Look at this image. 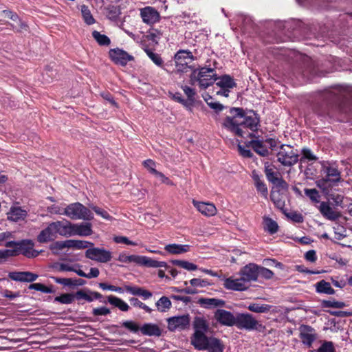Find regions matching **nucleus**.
Segmentation results:
<instances>
[{"instance_id":"obj_52","label":"nucleus","mask_w":352,"mask_h":352,"mask_svg":"<svg viewBox=\"0 0 352 352\" xmlns=\"http://www.w3.org/2000/svg\"><path fill=\"white\" fill-rule=\"evenodd\" d=\"M305 193L307 197H309V198L312 201L316 202V203L319 202L320 195H319L317 190H316L314 188H313V189L305 188Z\"/></svg>"},{"instance_id":"obj_56","label":"nucleus","mask_w":352,"mask_h":352,"mask_svg":"<svg viewBox=\"0 0 352 352\" xmlns=\"http://www.w3.org/2000/svg\"><path fill=\"white\" fill-rule=\"evenodd\" d=\"M258 276H261L265 279H270L272 278L274 273L269 269L263 267L258 266Z\"/></svg>"},{"instance_id":"obj_18","label":"nucleus","mask_w":352,"mask_h":352,"mask_svg":"<svg viewBox=\"0 0 352 352\" xmlns=\"http://www.w3.org/2000/svg\"><path fill=\"white\" fill-rule=\"evenodd\" d=\"M192 204L204 216L213 217L217 212V209L212 203L198 201L193 199Z\"/></svg>"},{"instance_id":"obj_20","label":"nucleus","mask_w":352,"mask_h":352,"mask_svg":"<svg viewBox=\"0 0 352 352\" xmlns=\"http://www.w3.org/2000/svg\"><path fill=\"white\" fill-rule=\"evenodd\" d=\"M56 237V227L54 222H52L47 228L41 230L37 236V240L40 243H47L54 241Z\"/></svg>"},{"instance_id":"obj_31","label":"nucleus","mask_w":352,"mask_h":352,"mask_svg":"<svg viewBox=\"0 0 352 352\" xmlns=\"http://www.w3.org/2000/svg\"><path fill=\"white\" fill-rule=\"evenodd\" d=\"M65 243L67 248H74L76 250H82L89 246H94L93 243L84 240L68 239L65 241Z\"/></svg>"},{"instance_id":"obj_42","label":"nucleus","mask_w":352,"mask_h":352,"mask_svg":"<svg viewBox=\"0 0 352 352\" xmlns=\"http://www.w3.org/2000/svg\"><path fill=\"white\" fill-rule=\"evenodd\" d=\"M265 173L267 179L271 183L279 177V173L275 170L274 166L272 164H265Z\"/></svg>"},{"instance_id":"obj_4","label":"nucleus","mask_w":352,"mask_h":352,"mask_svg":"<svg viewBox=\"0 0 352 352\" xmlns=\"http://www.w3.org/2000/svg\"><path fill=\"white\" fill-rule=\"evenodd\" d=\"M65 215L71 219L91 220L94 214L91 211L79 202L69 204L65 207Z\"/></svg>"},{"instance_id":"obj_53","label":"nucleus","mask_w":352,"mask_h":352,"mask_svg":"<svg viewBox=\"0 0 352 352\" xmlns=\"http://www.w3.org/2000/svg\"><path fill=\"white\" fill-rule=\"evenodd\" d=\"M190 284L192 287H205L211 284L206 279H200V278H192L190 280Z\"/></svg>"},{"instance_id":"obj_5","label":"nucleus","mask_w":352,"mask_h":352,"mask_svg":"<svg viewBox=\"0 0 352 352\" xmlns=\"http://www.w3.org/2000/svg\"><path fill=\"white\" fill-rule=\"evenodd\" d=\"M276 155L278 162L285 166H292L298 160V153L289 145H282Z\"/></svg>"},{"instance_id":"obj_3","label":"nucleus","mask_w":352,"mask_h":352,"mask_svg":"<svg viewBox=\"0 0 352 352\" xmlns=\"http://www.w3.org/2000/svg\"><path fill=\"white\" fill-rule=\"evenodd\" d=\"M118 261L122 263H134L139 265H142L148 267H166L167 264L164 261H158L146 256L139 255H127L125 253L119 254Z\"/></svg>"},{"instance_id":"obj_28","label":"nucleus","mask_w":352,"mask_h":352,"mask_svg":"<svg viewBox=\"0 0 352 352\" xmlns=\"http://www.w3.org/2000/svg\"><path fill=\"white\" fill-rule=\"evenodd\" d=\"M102 297V295L97 292L89 291L86 292L83 290H79L75 294V298L77 300L84 299L87 302H92L95 299H99Z\"/></svg>"},{"instance_id":"obj_11","label":"nucleus","mask_w":352,"mask_h":352,"mask_svg":"<svg viewBox=\"0 0 352 352\" xmlns=\"http://www.w3.org/2000/svg\"><path fill=\"white\" fill-rule=\"evenodd\" d=\"M109 54L111 60L114 63L122 66L126 65L129 61L133 59L131 55L120 48L111 49L109 52Z\"/></svg>"},{"instance_id":"obj_54","label":"nucleus","mask_w":352,"mask_h":352,"mask_svg":"<svg viewBox=\"0 0 352 352\" xmlns=\"http://www.w3.org/2000/svg\"><path fill=\"white\" fill-rule=\"evenodd\" d=\"M177 265L188 271H194L198 269L197 266L192 263L186 261H177Z\"/></svg>"},{"instance_id":"obj_37","label":"nucleus","mask_w":352,"mask_h":352,"mask_svg":"<svg viewBox=\"0 0 352 352\" xmlns=\"http://www.w3.org/2000/svg\"><path fill=\"white\" fill-rule=\"evenodd\" d=\"M263 228L271 234H275L278 229L277 223L270 217L263 218Z\"/></svg>"},{"instance_id":"obj_24","label":"nucleus","mask_w":352,"mask_h":352,"mask_svg":"<svg viewBox=\"0 0 352 352\" xmlns=\"http://www.w3.org/2000/svg\"><path fill=\"white\" fill-rule=\"evenodd\" d=\"M27 216V211L19 206H12L7 213L8 220L17 222L23 220Z\"/></svg>"},{"instance_id":"obj_58","label":"nucleus","mask_w":352,"mask_h":352,"mask_svg":"<svg viewBox=\"0 0 352 352\" xmlns=\"http://www.w3.org/2000/svg\"><path fill=\"white\" fill-rule=\"evenodd\" d=\"M66 243L64 241H56L52 243L50 248V250L55 254H57L59 250H62L64 248H66Z\"/></svg>"},{"instance_id":"obj_22","label":"nucleus","mask_w":352,"mask_h":352,"mask_svg":"<svg viewBox=\"0 0 352 352\" xmlns=\"http://www.w3.org/2000/svg\"><path fill=\"white\" fill-rule=\"evenodd\" d=\"M9 277L15 281L20 282H33L38 278L36 274L30 272H14L9 273Z\"/></svg>"},{"instance_id":"obj_29","label":"nucleus","mask_w":352,"mask_h":352,"mask_svg":"<svg viewBox=\"0 0 352 352\" xmlns=\"http://www.w3.org/2000/svg\"><path fill=\"white\" fill-rule=\"evenodd\" d=\"M216 85L221 89H232L236 87V84L234 79L229 75H223L217 78Z\"/></svg>"},{"instance_id":"obj_47","label":"nucleus","mask_w":352,"mask_h":352,"mask_svg":"<svg viewBox=\"0 0 352 352\" xmlns=\"http://www.w3.org/2000/svg\"><path fill=\"white\" fill-rule=\"evenodd\" d=\"M76 274L81 276L85 277L87 278H96L98 276L100 272L99 270L96 267H91L90 269V272L88 274L85 273L82 270L80 269H78V272H76Z\"/></svg>"},{"instance_id":"obj_23","label":"nucleus","mask_w":352,"mask_h":352,"mask_svg":"<svg viewBox=\"0 0 352 352\" xmlns=\"http://www.w3.org/2000/svg\"><path fill=\"white\" fill-rule=\"evenodd\" d=\"M93 233L91 224L89 223H73L72 236H87Z\"/></svg>"},{"instance_id":"obj_25","label":"nucleus","mask_w":352,"mask_h":352,"mask_svg":"<svg viewBox=\"0 0 352 352\" xmlns=\"http://www.w3.org/2000/svg\"><path fill=\"white\" fill-rule=\"evenodd\" d=\"M318 209L322 216L329 220L333 221L339 217V214L336 212L327 202H321Z\"/></svg>"},{"instance_id":"obj_39","label":"nucleus","mask_w":352,"mask_h":352,"mask_svg":"<svg viewBox=\"0 0 352 352\" xmlns=\"http://www.w3.org/2000/svg\"><path fill=\"white\" fill-rule=\"evenodd\" d=\"M108 302L111 305L119 308L122 311H127L129 309V306L126 302L114 296H108Z\"/></svg>"},{"instance_id":"obj_34","label":"nucleus","mask_w":352,"mask_h":352,"mask_svg":"<svg viewBox=\"0 0 352 352\" xmlns=\"http://www.w3.org/2000/svg\"><path fill=\"white\" fill-rule=\"evenodd\" d=\"M52 269L56 272H78L80 265L78 264L72 265L67 263H56L52 266Z\"/></svg>"},{"instance_id":"obj_9","label":"nucleus","mask_w":352,"mask_h":352,"mask_svg":"<svg viewBox=\"0 0 352 352\" xmlns=\"http://www.w3.org/2000/svg\"><path fill=\"white\" fill-rule=\"evenodd\" d=\"M85 256L100 263H107L112 258L111 252L104 248H91L87 250Z\"/></svg>"},{"instance_id":"obj_19","label":"nucleus","mask_w":352,"mask_h":352,"mask_svg":"<svg viewBox=\"0 0 352 352\" xmlns=\"http://www.w3.org/2000/svg\"><path fill=\"white\" fill-rule=\"evenodd\" d=\"M215 319L221 324L231 327L235 324L236 316L224 309H217L214 314Z\"/></svg>"},{"instance_id":"obj_45","label":"nucleus","mask_w":352,"mask_h":352,"mask_svg":"<svg viewBox=\"0 0 352 352\" xmlns=\"http://www.w3.org/2000/svg\"><path fill=\"white\" fill-rule=\"evenodd\" d=\"M81 13H82V16L84 21L87 25H92V24L95 23L96 21H95L94 18L93 17V16L90 12V10L89 9V8L87 6L82 5L81 6Z\"/></svg>"},{"instance_id":"obj_8","label":"nucleus","mask_w":352,"mask_h":352,"mask_svg":"<svg viewBox=\"0 0 352 352\" xmlns=\"http://www.w3.org/2000/svg\"><path fill=\"white\" fill-rule=\"evenodd\" d=\"M34 243L30 240H23L19 242L16 249H8L12 252V256H17L20 254H23L28 258L36 257L38 252L34 250Z\"/></svg>"},{"instance_id":"obj_10","label":"nucleus","mask_w":352,"mask_h":352,"mask_svg":"<svg viewBox=\"0 0 352 352\" xmlns=\"http://www.w3.org/2000/svg\"><path fill=\"white\" fill-rule=\"evenodd\" d=\"M168 329L170 331L183 330L187 328L190 324V316L188 314L177 316L167 319Z\"/></svg>"},{"instance_id":"obj_12","label":"nucleus","mask_w":352,"mask_h":352,"mask_svg":"<svg viewBox=\"0 0 352 352\" xmlns=\"http://www.w3.org/2000/svg\"><path fill=\"white\" fill-rule=\"evenodd\" d=\"M223 286L226 289L234 291H245L249 288V284L240 276L239 278L231 276L224 280Z\"/></svg>"},{"instance_id":"obj_60","label":"nucleus","mask_w":352,"mask_h":352,"mask_svg":"<svg viewBox=\"0 0 352 352\" xmlns=\"http://www.w3.org/2000/svg\"><path fill=\"white\" fill-rule=\"evenodd\" d=\"M317 352H335L333 343L331 342H324L318 348Z\"/></svg>"},{"instance_id":"obj_2","label":"nucleus","mask_w":352,"mask_h":352,"mask_svg":"<svg viewBox=\"0 0 352 352\" xmlns=\"http://www.w3.org/2000/svg\"><path fill=\"white\" fill-rule=\"evenodd\" d=\"M243 109L232 107L230 109V115L221 122L223 129L232 133L234 135L243 137L245 134L241 126V113Z\"/></svg>"},{"instance_id":"obj_16","label":"nucleus","mask_w":352,"mask_h":352,"mask_svg":"<svg viewBox=\"0 0 352 352\" xmlns=\"http://www.w3.org/2000/svg\"><path fill=\"white\" fill-rule=\"evenodd\" d=\"M258 265L250 263L244 266L239 272V275L250 285L252 281H256L258 277Z\"/></svg>"},{"instance_id":"obj_7","label":"nucleus","mask_w":352,"mask_h":352,"mask_svg":"<svg viewBox=\"0 0 352 352\" xmlns=\"http://www.w3.org/2000/svg\"><path fill=\"white\" fill-rule=\"evenodd\" d=\"M234 325L240 329L250 331L256 329L259 325V322L252 315L248 313H241L236 314Z\"/></svg>"},{"instance_id":"obj_35","label":"nucleus","mask_w":352,"mask_h":352,"mask_svg":"<svg viewBox=\"0 0 352 352\" xmlns=\"http://www.w3.org/2000/svg\"><path fill=\"white\" fill-rule=\"evenodd\" d=\"M316 289L318 293L333 295L335 290L331 287L329 283L322 280L316 284Z\"/></svg>"},{"instance_id":"obj_44","label":"nucleus","mask_w":352,"mask_h":352,"mask_svg":"<svg viewBox=\"0 0 352 352\" xmlns=\"http://www.w3.org/2000/svg\"><path fill=\"white\" fill-rule=\"evenodd\" d=\"M92 36L100 45L108 46L111 43L110 38L107 36L102 34L96 30L92 32Z\"/></svg>"},{"instance_id":"obj_6","label":"nucleus","mask_w":352,"mask_h":352,"mask_svg":"<svg viewBox=\"0 0 352 352\" xmlns=\"http://www.w3.org/2000/svg\"><path fill=\"white\" fill-rule=\"evenodd\" d=\"M195 60L192 53L189 50H180L174 56L176 70L178 72H185L189 68L188 64Z\"/></svg>"},{"instance_id":"obj_51","label":"nucleus","mask_w":352,"mask_h":352,"mask_svg":"<svg viewBox=\"0 0 352 352\" xmlns=\"http://www.w3.org/2000/svg\"><path fill=\"white\" fill-rule=\"evenodd\" d=\"M129 301L133 306L141 308L147 313H151L152 311V309L150 307H148L146 305L144 304L136 298H131Z\"/></svg>"},{"instance_id":"obj_38","label":"nucleus","mask_w":352,"mask_h":352,"mask_svg":"<svg viewBox=\"0 0 352 352\" xmlns=\"http://www.w3.org/2000/svg\"><path fill=\"white\" fill-rule=\"evenodd\" d=\"M271 200L278 209L283 210L285 206V200L280 195L279 190H272L270 195Z\"/></svg>"},{"instance_id":"obj_55","label":"nucleus","mask_w":352,"mask_h":352,"mask_svg":"<svg viewBox=\"0 0 352 352\" xmlns=\"http://www.w3.org/2000/svg\"><path fill=\"white\" fill-rule=\"evenodd\" d=\"M302 157L300 159L301 162H303L304 160H308L309 161H315L317 160V157L316 155H314L310 149L309 148H302Z\"/></svg>"},{"instance_id":"obj_27","label":"nucleus","mask_w":352,"mask_h":352,"mask_svg":"<svg viewBox=\"0 0 352 352\" xmlns=\"http://www.w3.org/2000/svg\"><path fill=\"white\" fill-rule=\"evenodd\" d=\"M140 330L145 336H160L161 335V330L155 324L146 323L140 327Z\"/></svg>"},{"instance_id":"obj_50","label":"nucleus","mask_w":352,"mask_h":352,"mask_svg":"<svg viewBox=\"0 0 352 352\" xmlns=\"http://www.w3.org/2000/svg\"><path fill=\"white\" fill-rule=\"evenodd\" d=\"M329 182H331L329 180H328L327 178H322L320 179H318L316 181V184L317 187H318L321 190L325 193H329V189L330 187V185L329 184Z\"/></svg>"},{"instance_id":"obj_15","label":"nucleus","mask_w":352,"mask_h":352,"mask_svg":"<svg viewBox=\"0 0 352 352\" xmlns=\"http://www.w3.org/2000/svg\"><path fill=\"white\" fill-rule=\"evenodd\" d=\"M241 126L243 130L249 129L252 131H256L258 129L259 119L254 112H250V114H245L243 109L241 113Z\"/></svg>"},{"instance_id":"obj_49","label":"nucleus","mask_w":352,"mask_h":352,"mask_svg":"<svg viewBox=\"0 0 352 352\" xmlns=\"http://www.w3.org/2000/svg\"><path fill=\"white\" fill-rule=\"evenodd\" d=\"M30 289H34L36 291L41 292L45 294H51L52 289L41 283H33L29 285Z\"/></svg>"},{"instance_id":"obj_1","label":"nucleus","mask_w":352,"mask_h":352,"mask_svg":"<svg viewBox=\"0 0 352 352\" xmlns=\"http://www.w3.org/2000/svg\"><path fill=\"white\" fill-rule=\"evenodd\" d=\"M215 70L212 68L201 67L195 69L190 76V83L192 86L197 85L201 89H205L217 81Z\"/></svg>"},{"instance_id":"obj_43","label":"nucleus","mask_w":352,"mask_h":352,"mask_svg":"<svg viewBox=\"0 0 352 352\" xmlns=\"http://www.w3.org/2000/svg\"><path fill=\"white\" fill-rule=\"evenodd\" d=\"M248 309L255 313H267L270 310L271 306L266 304L251 303L248 305Z\"/></svg>"},{"instance_id":"obj_33","label":"nucleus","mask_w":352,"mask_h":352,"mask_svg":"<svg viewBox=\"0 0 352 352\" xmlns=\"http://www.w3.org/2000/svg\"><path fill=\"white\" fill-rule=\"evenodd\" d=\"M164 249L170 254H179L187 252L189 250V245L173 243L166 245Z\"/></svg>"},{"instance_id":"obj_64","label":"nucleus","mask_w":352,"mask_h":352,"mask_svg":"<svg viewBox=\"0 0 352 352\" xmlns=\"http://www.w3.org/2000/svg\"><path fill=\"white\" fill-rule=\"evenodd\" d=\"M146 53H147V55L148 56V57L153 60V62L155 65H157V66L162 65L163 60L157 54H155V53L150 52V51H147Z\"/></svg>"},{"instance_id":"obj_61","label":"nucleus","mask_w":352,"mask_h":352,"mask_svg":"<svg viewBox=\"0 0 352 352\" xmlns=\"http://www.w3.org/2000/svg\"><path fill=\"white\" fill-rule=\"evenodd\" d=\"M182 89L183 91L184 92V94L188 97V99L190 101H194L195 96L196 95L195 90L188 86H186V85L182 86Z\"/></svg>"},{"instance_id":"obj_48","label":"nucleus","mask_w":352,"mask_h":352,"mask_svg":"<svg viewBox=\"0 0 352 352\" xmlns=\"http://www.w3.org/2000/svg\"><path fill=\"white\" fill-rule=\"evenodd\" d=\"M323 307L341 309L346 306L344 302L337 300H324L322 302Z\"/></svg>"},{"instance_id":"obj_13","label":"nucleus","mask_w":352,"mask_h":352,"mask_svg":"<svg viewBox=\"0 0 352 352\" xmlns=\"http://www.w3.org/2000/svg\"><path fill=\"white\" fill-rule=\"evenodd\" d=\"M140 16L142 21L149 25L159 22L160 19L158 11L151 6H146L140 9Z\"/></svg>"},{"instance_id":"obj_32","label":"nucleus","mask_w":352,"mask_h":352,"mask_svg":"<svg viewBox=\"0 0 352 352\" xmlns=\"http://www.w3.org/2000/svg\"><path fill=\"white\" fill-rule=\"evenodd\" d=\"M194 333H206L208 329L207 321L202 317H196L193 321Z\"/></svg>"},{"instance_id":"obj_41","label":"nucleus","mask_w":352,"mask_h":352,"mask_svg":"<svg viewBox=\"0 0 352 352\" xmlns=\"http://www.w3.org/2000/svg\"><path fill=\"white\" fill-rule=\"evenodd\" d=\"M155 305L159 311L165 312L170 308L172 303L168 297L162 296L156 302Z\"/></svg>"},{"instance_id":"obj_62","label":"nucleus","mask_w":352,"mask_h":352,"mask_svg":"<svg viewBox=\"0 0 352 352\" xmlns=\"http://www.w3.org/2000/svg\"><path fill=\"white\" fill-rule=\"evenodd\" d=\"M272 184L276 186V188H278L279 190H287L288 189L287 183L280 177L277 178L272 182Z\"/></svg>"},{"instance_id":"obj_21","label":"nucleus","mask_w":352,"mask_h":352,"mask_svg":"<svg viewBox=\"0 0 352 352\" xmlns=\"http://www.w3.org/2000/svg\"><path fill=\"white\" fill-rule=\"evenodd\" d=\"M56 227L57 235L65 237H69L72 236L73 223L70 221L63 219L62 221H57L54 222Z\"/></svg>"},{"instance_id":"obj_26","label":"nucleus","mask_w":352,"mask_h":352,"mask_svg":"<svg viewBox=\"0 0 352 352\" xmlns=\"http://www.w3.org/2000/svg\"><path fill=\"white\" fill-rule=\"evenodd\" d=\"M206 333H194L191 338V344L194 347L199 350H205L209 337L205 335Z\"/></svg>"},{"instance_id":"obj_57","label":"nucleus","mask_w":352,"mask_h":352,"mask_svg":"<svg viewBox=\"0 0 352 352\" xmlns=\"http://www.w3.org/2000/svg\"><path fill=\"white\" fill-rule=\"evenodd\" d=\"M90 207L97 214L100 215L103 219L107 220H111L112 219V217L110 216L106 210L94 206Z\"/></svg>"},{"instance_id":"obj_36","label":"nucleus","mask_w":352,"mask_h":352,"mask_svg":"<svg viewBox=\"0 0 352 352\" xmlns=\"http://www.w3.org/2000/svg\"><path fill=\"white\" fill-rule=\"evenodd\" d=\"M205 350H208V352H223V347L219 340L209 337Z\"/></svg>"},{"instance_id":"obj_46","label":"nucleus","mask_w":352,"mask_h":352,"mask_svg":"<svg viewBox=\"0 0 352 352\" xmlns=\"http://www.w3.org/2000/svg\"><path fill=\"white\" fill-rule=\"evenodd\" d=\"M75 295L72 294H63L54 298L55 302H58L61 304H71L74 302Z\"/></svg>"},{"instance_id":"obj_14","label":"nucleus","mask_w":352,"mask_h":352,"mask_svg":"<svg viewBox=\"0 0 352 352\" xmlns=\"http://www.w3.org/2000/svg\"><path fill=\"white\" fill-rule=\"evenodd\" d=\"M299 337L303 344L308 347H311L313 342L316 339V333L315 330L308 325H301L299 327Z\"/></svg>"},{"instance_id":"obj_30","label":"nucleus","mask_w":352,"mask_h":352,"mask_svg":"<svg viewBox=\"0 0 352 352\" xmlns=\"http://www.w3.org/2000/svg\"><path fill=\"white\" fill-rule=\"evenodd\" d=\"M199 303L204 308L210 309L213 307H223L225 301L217 298H200Z\"/></svg>"},{"instance_id":"obj_17","label":"nucleus","mask_w":352,"mask_h":352,"mask_svg":"<svg viewBox=\"0 0 352 352\" xmlns=\"http://www.w3.org/2000/svg\"><path fill=\"white\" fill-rule=\"evenodd\" d=\"M322 171L325 174V178L331 182H338L340 180V172L334 164L323 162L322 163Z\"/></svg>"},{"instance_id":"obj_63","label":"nucleus","mask_w":352,"mask_h":352,"mask_svg":"<svg viewBox=\"0 0 352 352\" xmlns=\"http://www.w3.org/2000/svg\"><path fill=\"white\" fill-rule=\"evenodd\" d=\"M122 326L133 333L138 332V330L140 329L135 322L131 320H126L123 322Z\"/></svg>"},{"instance_id":"obj_59","label":"nucleus","mask_w":352,"mask_h":352,"mask_svg":"<svg viewBox=\"0 0 352 352\" xmlns=\"http://www.w3.org/2000/svg\"><path fill=\"white\" fill-rule=\"evenodd\" d=\"M99 287L103 290H110L118 293H123L124 290L122 287H116L111 285H107L104 283H99Z\"/></svg>"},{"instance_id":"obj_40","label":"nucleus","mask_w":352,"mask_h":352,"mask_svg":"<svg viewBox=\"0 0 352 352\" xmlns=\"http://www.w3.org/2000/svg\"><path fill=\"white\" fill-rule=\"evenodd\" d=\"M254 151L261 156H266L268 155V151L265 145L258 140H252L250 142Z\"/></svg>"}]
</instances>
